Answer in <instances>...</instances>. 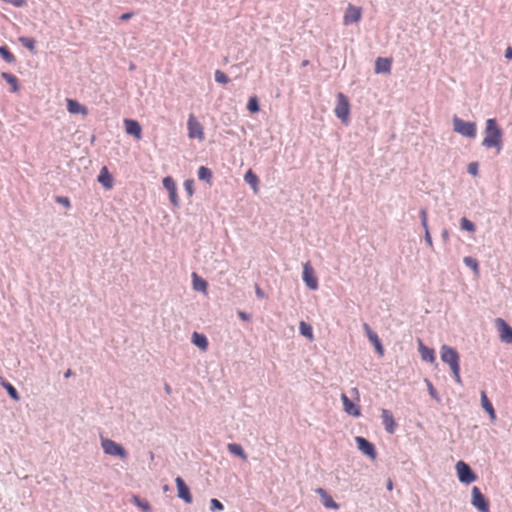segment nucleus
<instances>
[{
    "mask_svg": "<svg viewBox=\"0 0 512 512\" xmlns=\"http://www.w3.org/2000/svg\"><path fill=\"white\" fill-rule=\"evenodd\" d=\"M484 133L485 137L482 141V146L486 149L495 148L496 153L499 154L503 149L504 131L498 125L495 118L486 120Z\"/></svg>",
    "mask_w": 512,
    "mask_h": 512,
    "instance_id": "nucleus-1",
    "label": "nucleus"
},
{
    "mask_svg": "<svg viewBox=\"0 0 512 512\" xmlns=\"http://www.w3.org/2000/svg\"><path fill=\"white\" fill-rule=\"evenodd\" d=\"M440 357L442 362L449 365L455 382L457 384H462L460 376V355L458 351L455 348L444 344L440 348Z\"/></svg>",
    "mask_w": 512,
    "mask_h": 512,
    "instance_id": "nucleus-2",
    "label": "nucleus"
},
{
    "mask_svg": "<svg viewBox=\"0 0 512 512\" xmlns=\"http://www.w3.org/2000/svg\"><path fill=\"white\" fill-rule=\"evenodd\" d=\"M453 129L456 133L467 138H475L477 134L475 122L464 121L456 115L453 117Z\"/></svg>",
    "mask_w": 512,
    "mask_h": 512,
    "instance_id": "nucleus-3",
    "label": "nucleus"
},
{
    "mask_svg": "<svg viewBox=\"0 0 512 512\" xmlns=\"http://www.w3.org/2000/svg\"><path fill=\"white\" fill-rule=\"evenodd\" d=\"M101 447L107 455L119 457L120 459H126L128 457L126 449L121 444L109 438H101Z\"/></svg>",
    "mask_w": 512,
    "mask_h": 512,
    "instance_id": "nucleus-4",
    "label": "nucleus"
},
{
    "mask_svg": "<svg viewBox=\"0 0 512 512\" xmlns=\"http://www.w3.org/2000/svg\"><path fill=\"white\" fill-rule=\"evenodd\" d=\"M334 112L336 117L340 119L343 124H348L350 114V103L348 97L344 95L342 92H339L337 94V104Z\"/></svg>",
    "mask_w": 512,
    "mask_h": 512,
    "instance_id": "nucleus-5",
    "label": "nucleus"
},
{
    "mask_svg": "<svg viewBox=\"0 0 512 512\" xmlns=\"http://www.w3.org/2000/svg\"><path fill=\"white\" fill-rule=\"evenodd\" d=\"M456 472L461 483L469 485L477 480V474L466 462L460 460L456 463Z\"/></svg>",
    "mask_w": 512,
    "mask_h": 512,
    "instance_id": "nucleus-6",
    "label": "nucleus"
},
{
    "mask_svg": "<svg viewBox=\"0 0 512 512\" xmlns=\"http://www.w3.org/2000/svg\"><path fill=\"white\" fill-rule=\"evenodd\" d=\"M471 504L479 512H490V503L488 498L481 492V490L474 486L471 491Z\"/></svg>",
    "mask_w": 512,
    "mask_h": 512,
    "instance_id": "nucleus-7",
    "label": "nucleus"
},
{
    "mask_svg": "<svg viewBox=\"0 0 512 512\" xmlns=\"http://www.w3.org/2000/svg\"><path fill=\"white\" fill-rule=\"evenodd\" d=\"M302 279H303V282L305 283V285L310 290L314 291V290L318 289V287H319L318 278L315 275L314 268L312 267L310 262H306L303 265Z\"/></svg>",
    "mask_w": 512,
    "mask_h": 512,
    "instance_id": "nucleus-8",
    "label": "nucleus"
},
{
    "mask_svg": "<svg viewBox=\"0 0 512 512\" xmlns=\"http://www.w3.org/2000/svg\"><path fill=\"white\" fill-rule=\"evenodd\" d=\"M188 137L191 139L204 140V130L201 123L191 114L187 121Z\"/></svg>",
    "mask_w": 512,
    "mask_h": 512,
    "instance_id": "nucleus-9",
    "label": "nucleus"
},
{
    "mask_svg": "<svg viewBox=\"0 0 512 512\" xmlns=\"http://www.w3.org/2000/svg\"><path fill=\"white\" fill-rule=\"evenodd\" d=\"M355 442L357 444V448L361 451L365 456L369 457L372 460H375L377 457V452L374 444L367 440L362 436H357L355 438Z\"/></svg>",
    "mask_w": 512,
    "mask_h": 512,
    "instance_id": "nucleus-10",
    "label": "nucleus"
},
{
    "mask_svg": "<svg viewBox=\"0 0 512 512\" xmlns=\"http://www.w3.org/2000/svg\"><path fill=\"white\" fill-rule=\"evenodd\" d=\"M162 184H163V187L169 193L170 202L174 206L178 207L179 206V198H178V194H177V186H176L174 179L171 176H166L163 178Z\"/></svg>",
    "mask_w": 512,
    "mask_h": 512,
    "instance_id": "nucleus-11",
    "label": "nucleus"
},
{
    "mask_svg": "<svg viewBox=\"0 0 512 512\" xmlns=\"http://www.w3.org/2000/svg\"><path fill=\"white\" fill-rule=\"evenodd\" d=\"M362 16V9L360 7H356L352 4H349L346 8L344 17H343V24L344 25H350L353 23H357L360 21Z\"/></svg>",
    "mask_w": 512,
    "mask_h": 512,
    "instance_id": "nucleus-12",
    "label": "nucleus"
},
{
    "mask_svg": "<svg viewBox=\"0 0 512 512\" xmlns=\"http://www.w3.org/2000/svg\"><path fill=\"white\" fill-rule=\"evenodd\" d=\"M176 487H177V496L182 499L185 503L191 504L193 501L191 492L185 481L180 477H176L175 479Z\"/></svg>",
    "mask_w": 512,
    "mask_h": 512,
    "instance_id": "nucleus-13",
    "label": "nucleus"
},
{
    "mask_svg": "<svg viewBox=\"0 0 512 512\" xmlns=\"http://www.w3.org/2000/svg\"><path fill=\"white\" fill-rule=\"evenodd\" d=\"M419 218L421 220V225L424 229V240L427 246L433 249V240L430 234V229L428 225V211L426 207H422L419 211Z\"/></svg>",
    "mask_w": 512,
    "mask_h": 512,
    "instance_id": "nucleus-14",
    "label": "nucleus"
},
{
    "mask_svg": "<svg viewBox=\"0 0 512 512\" xmlns=\"http://www.w3.org/2000/svg\"><path fill=\"white\" fill-rule=\"evenodd\" d=\"M496 324L500 332L501 341L507 344H512V327L502 318H497Z\"/></svg>",
    "mask_w": 512,
    "mask_h": 512,
    "instance_id": "nucleus-15",
    "label": "nucleus"
},
{
    "mask_svg": "<svg viewBox=\"0 0 512 512\" xmlns=\"http://www.w3.org/2000/svg\"><path fill=\"white\" fill-rule=\"evenodd\" d=\"M315 492L320 496L323 506L327 509L338 510L340 505L334 501L332 496L324 488H317Z\"/></svg>",
    "mask_w": 512,
    "mask_h": 512,
    "instance_id": "nucleus-16",
    "label": "nucleus"
},
{
    "mask_svg": "<svg viewBox=\"0 0 512 512\" xmlns=\"http://www.w3.org/2000/svg\"><path fill=\"white\" fill-rule=\"evenodd\" d=\"M341 400L343 403L344 411L353 417H359L361 415V409L356 405L345 393L341 394Z\"/></svg>",
    "mask_w": 512,
    "mask_h": 512,
    "instance_id": "nucleus-17",
    "label": "nucleus"
},
{
    "mask_svg": "<svg viewBox=\"0 0 512 512\" xmlns=\"http://www.w3.org/2000/svg\"><path fill=\"white\" fill-rule=\"evenodd\" d=\"M382 424L385 427V430L389 434H393L397 428V424L394 420L393 414L388 409H382L381 411Z\"/></svg>",
    "mask_w": 512,
    "mask_h": 512,
    "instance_id": "nucleus-18",
    "label": "nucleus"
},
{
    "mask_svg": "<svg viewBox=\"0 0 512 512\" xmlns=\"http://www.w3.org/2000/svg\"><path fill=\"white\" fill-rule=\"evenodd\" d=\"M124 125L127 134L134 136L136 139H141L142 128L138 121L134 119H125Z\"/></svg>",
    "mask_w": 512,
    "mask_h": 512,
    "instance_id": "nucleus-19",
    "label": "nucleus"
},
{
    "mask_svg": "<svg viewBox=\"0 0 512 512\" xmlns=\"http://www.w3.org/2000/svg\"><path fill=\"white\" fill-rule=\"evenodd\" d=\"M419 344V352L421 354L422 360L433 363L436 360L435 351L432 348H429L424 345L421 339H418Z\"/></svg>",
    "mask_w": 512,
    "mask_h": 512,
    "instance_id": "nucleus-20",
    "label": "nucleus"
},
{
    "mask_svg": "<svg viewBox=\"0 0 512 512\" xmlns=\"http://www.w3.org/2000/svg\"><path fill=\"white\" fill-rule=\"evenodd\" d=\"M392 60L390 58L378 57L375 61V73H390Z\"/></svg>",
    "mask_w": 512,
    "mask_h": 512,
    "instance_id": "nucleus-21",
    "label": "nucleus"
},
{
    "mask_svg": "<svg viewBox=\"0 0 512 512\" xmlns=\"http://www.w3.org/2000/svg\"><path fill=\"white\" fill-rule=\"evenodd\" d=\"M67 110L71 114H82L86 115L88 109L75 99H67Z\"/></svg>",
    "mask_w": 512,
    "mask_h": 512,
    "instance_id": "nucleus-22",
    "label": "nucleus"
},
{
    "mask_svg": "<svg viewBox=\"0 0 512 512\" xmlns=\"http://www.w3.org/2000/svg\"><path fill=\"white\" fill-rule=\"evenodd\" d=\"M98 182L105 188L111 189L113 186V177L109 173L107 167H102L98 175Z\"/></svg>",
    "mask_w": 512,
    "mask_h": 512,
    "instance_id": "nucleus-23",
    "label": "nucleus"
},
{
    "mask_svg": "<svg viewBox=\"0 0 512 512\" xmlns=\"http://www.w3.org/2000/svg\"><path fill=\"white\" fill-rule=\"evenodd\" d=\"M481 406L484 409V411L488 413L492 421L496 420L495 409L485 391H481Z\"/></svg>",
    "mask_w": 512,
    "mask_h": 512,
    "instance_id": "nucleus-24",
    "label": "nucleus"
},
{
    "mask_svg": "<svg viewBox=\"0 0 512 512\" xmlns=\"http://www.w3.org/2000/svg\"><path fill=\"white\" fill-rule=\"evenodd\" d=\"M191 342L202 351H206L209 346L206 335L198 332L192 334Z\"/></svg>",
    "mask_w": 512,
    "mask_h": 512,
    "instance_id": "nucleus-25",
    "label": "nucleus"
},
{
    "mask_svg": "<svg viewBox=\"0 0 512 512\" xmlns=\"http://www.w3.org/2000/svg\"><path fill=\"white\" fill-rule=\"evenodd\" d=\"M192 287L195 291L207 292L208 283L205 279L200 277L197 273H192Z\"/></svg>",
    "mask_w": 512,
    "mask_h": 512,
    "instance_id": "nucleus-26",
    "label": "nucleus"
},
{
    "mask_svg": "<svg viewBox=\"0 0 512 512\" xmlns=\"http://www.w3.org/2000/svg\"><path fill=\"white\" fill-rule=\"evenodd\" d=\"M0 383L12 400H14V401L20 400V395H19L17 389L10 382H8L5 378L0 377Z\"/></svg>",
    "mask_w": 512,
    "mask_h": 512,
    "instance_id": "nucleus-27",
    "label": "nucleus"
},
{
    "mask_svg": "<svg viewBox=\"0 0 512 512\" xmlns=\"http://www.w3.org/2000/svg\"><path fill=\"white\" fill-rule=\"evenodd\" d=\"M1 78L4 79L10 86L12 92H18L20 89L18 78L9 72H2Z\"/></svg>",
    "mask_w": 512,
    "mask_h": 512,
    "instance_id": "nucleus-28",
    "label": "nucleus"
},
{
    "mask_svg": "<svg viewBox=\"0 0 512 512\" xmlns=\"http://www.w3.org/2000/svg\"><path fill=\"white\" fill-rule=\"evenodd\" d=\"M198 179L211 185L213 180V173L210 168L206 166H200L197 171Z\"/></svg>",
    "mask_w": 512,
    "mask_h": 512,
    "instance_id": "nucleus-29",
    "label": "nucleus"
},
{
    "mask_svg": "<svg viewBox=\"0 0 512 512\" xmlns=\"http://www.w3.org/2000/svg\"><path fill=\"white\" fill-rule=\"evenodd\" d=\"M227 449L231 454L239 457L240 459L244 461L247 460V454L245 453L243 447L240 444L229 443L227 445Z\"/></svg>",
    "mask_w": 512,
    "mask_h": 512,
    "instance_id": "nucleus-30",
    "label": "nucleus"
},
{
    "mask_svg": "<svg viewBox=\"0 0 512 512\" xmlns=\"http://www.w3.org/2000/svg\"><path fill=\"white\" fill-rule=\"evenodd\" d=\"M244 180L247 184L251 186V188L257 192L258 185H259V178L258 176L250 169L248 170L244 175Z\"/></svg>",
    "mask_w": 512,
    "mask_h": 512,
    "instance_id": "nucleus-31",
    "label": "nucleus"
},
{
    "mask_svg": "<svg viewBox=\"0 0 512 512\" xmlns=\"http://www.w3.org/2000/svg\"><path fill=\"white\" fill-rule=\"evenodd\" d=\"M131 502L136 505L138 508H140L143 512H150L151 511V505L146 499H142L139 496L133 494L131 496Z\"/></svg>",
    "mask_w": 512,
    "mask_h": 512,
    "instance_id": "nucleus-32",
    "label": "nucleus"
},
{
    "mask_svg": "<svg viewBox=\"0 0 512 512\" xmlns=\"http://www.w3.org/2000/svg\"><path fill=\"white\" fill-rule=\"evenodd\" d=\"M0 57L9 64L16 62L15 56L6 45L0 46Z\"/></svg>",
    "mask_w": 512,
    "mask_h": 512,
    "instance_id": "nucleus-33",
    "label": "nucleus"
},
{
    "mask_svg": "<svg viewBox=\"0 0 512 512\" xmlns=\"http://www.w3.org/2000/svg\"><path fill=\"white\" fill-rule=\"evenodd\" d=\"M299 331L300 334L304 337H306L309 340H313V329L312 326L304 321H301L299 324Z\"/></svg>",
    "mask_w": 512,
    "mask_h": 512,
    "instance_id": "nucleus-34",
    "label": "nucleus"
},
{
    "mask_svg": "<svg viewBox=\"0 0 512 512\" xmlns=\"http://www.w3.org/2000/svg\"><path fill=\"white\" fill-rule=\"evenodd\" d=\"M369 341L374 346L376 352L380 356H383L384 347H383L382 342H381L380 338L378 337L377 333H373L372 335H369Z\"/></svg>",
    "mask_w": 512,
    "mask_h": 512,
    "instance_id": "nucleus-35",
    "label": "nucleus"
},
{
    "mask_svg": "<svg viewBox=\"0 0 512 512\" xmlns=\"http://www.w3.org/2000/svg\"><path fill=\"white\" fill-rule=\"evenodd\" d=\"M19 42L25 47L27 48L30 52L32 53H35V45H36V40L32 37H26V36H21L19 37Z\"/></svg>",
    "mask_w": 512,
    "mask_h": 512,
    "instance_id": "nucleus-36",
    "label": "nucleus"
},
{
    "mask_svg": "<svg viewBox=\"0 0 512 512\" xmlns=\"http://www.w3.org/2000/svg\"><path fill=\"white\" fill-rule=\"evenodd\" d=\"M247 110L252 114L258 113L260 111V103L256 96L249 98L247 103Z\"/></svg>",
    "mask_w": 512,
    "mask_h": 512,
    "instance_id": "nucleus-37",
    "label": "nucleus"
},
{
    "mask_svg": "<svg viewBox=\"0 0 512 512\" xmlns=\"http://www.w3.org/2000/svg\"><path fill=\"white\" fill-rule=\"evenodd\" d=\"M460 227L467 232H475L476 230V225L466 217L460 219Z\"/></svg>",
    "mask_w": 512,
    "mask_h": 512,
    "instance_id": "nucleus-38",
    "label": "nucleus"
},
{
    "mask_svg": "<svg viewBox=\"0 0 512 512\" xmlns=\"http://www.w3.org/2000/svg\"><path fill=\"white\" fill-rule=\"evenodd\" d=\"M463 262L464 264L471 268L473 271L475 272H478L479 270V263L477 261V259L471 257V256H466L464 259H463Z\"/></svg>",
    "mask_w": 512,
    "mask_h": 512,
    "instance_id": "nucleus-39",
    "label": "nucleus"
},
{
    "mask_svg": "<svg viewBox=\"0 0 512 512\" xmlns=\"http://www.w3.org/2000/svg\"><path fill=\"white\" fill-rule=\"evenodd\" d=\"M215 81L219 84H227L230 82L229 77L221 70H216L214 73Z\"/></svg>",
    "mask_w": 512,
    "mask_h": 512,
    "instance_id": "nucleus-40",
    "label": "nucleus"
},
{
    "mask_svg": "<svg viewBox=\"0 0 512 512\" xmlns=\"http://www.w3.org/2000/svg\"><path fill=\"white\" fill-rule=\"evenodd\" d=\"M426 383H427V389H428V393L429 395L435 399L437 402H440V396L437 392V390L435 389V387L433 386V384L429 381V380H426Z\"/></svg>",
    "mask_w": 512,
    "mask_h": 512,
    "instance_id": "nucleus-41",
    "label": "nucleus"
},
{
    "mask_svg": "<svg viewBox=\"0 0 512 512\" xmlns=\"http://www.w3.org/2000/svg\"><path fill=\"white\" fill-rule=\"evenodd\" d=\"M210 510L212 512L222 511L224 510V505L216 498H212L210 500Z\"/></svg>",
    "mask_w": 512,
    "mask_h": 512,
    "instance_id": "nucleus-42",
    "label": "nucleus"
},
{
    "mask_svg": "<svg viewBox=\"0 0 512 512\" xmlns=\"http://www.w3.org/2000/svg\"><path fill=\"white\" fill-rule=\"evenodd\" d=\"M479 171V163L471 162L467 166V172L472 176H477Z\"/></svg>",
    "mask_w": 512,
    "mask_h": 512,
    "instance_id": "nucleus-43",
    "label": "nucleus"
},
{
    "mask_svg": "<svg viewBox=\"0 0 512 512\" xmlns=\"http://www.w3.org/2000/svg\"><path fill=\"white\" fill-rule=\"evenodd\" d=\"M184 188L189 196H192L194 194V180L193 179H187L184 182Z\"/></svg>",
    "mask_w": 512,
    "mask_h": 512,
    "instance_id": "nucleus-44",
    "label": "nucleus"
},
{
    "mask_svg": "<svg viewBox=\"0 0 512 512\" xmlns=\"http://www.w3.org/2000/svg\"><path fill=\"white\" fill-rule=\"evenodd\" d=\"M6 3L12 4L15 7H23L26 5V0H3Z\"/></svg>",
    "mask_w": 512,
    "mask_h": 512,
    "instance_id": "nucleus-45",
    "label": "nucleus"
},
{
    "mask_svg": "<svg viewBox=\"0 0 512 512\" xmlns=\"http://www.w3.org/2000/svg\"><path fill=\"white\" fill-rule=\"evenodd\" d=\"M56 201H57V203H60L68 208L71 206V203H70V200L68 197L60 196V197H57Z\"/></svg>",
    "mask_w": 512,
    "mask_h": 512,
    "instance_id": "nucleus-46",
    "label": "nucleus"
},
{
    "mask_svg": "<svg viewBox=\"0 0 512 512\" xmlns=\"http://www.w3.org/2000/svg\"><path fill=\"white\" fill-rule=\"evenodd\" d=\"M237 315L243 321H249L251 319V315L244 311H238Z\"/></svg>",
    "mask_w": 512,
    "mask_h": 512,
    "instance_id": "nucleus-47",
    "label": "nucleus"
},
{
    "mask_svg": "<svg viewBox=\"0 0 512 512\" xmlns=\"http://www.w3.org/2000/svg\"><path fill=\"white\" fill-rule=\"evenodd\" d=\"M441 238L444 241V243H448L449 238H450V234H449V230L448 229H446V228L443 229V231L441 233Z\"/></svg>",
    "mask_w": 512,
    "mask_h": 512,
    "instance_id": "nucleus-48",
    "label": "nucleus"
},
{
    "mask_svg": "<svg viewBox=\"0 0 512 512\" xmlns=\"http://www.w3.org/2000/svg\"><path fill=\"white\" fill-rule=\"evenodd\" d=\"M133 15H134V13H133V12L123 13V14L119 17V19H120L121 21H127V20L131 19V18L133 17Z\"/></svg>",
    "mask_w": 512,
    "mask_h": 512,
    "instance_id": "nucleus-49",
    "label": "nucleus"
},
{
    "mask_svg": "<svg viewBox=\"0 0 512 512\" xmlns=\"http://www.w3.org/2000/svg\"><path fill=\"white\" fill-rule=\"evenodd\" d=\"M363 328H364V330H365V332H366V334H367V337H368V338H369V335H372L373 333H375V332L371 329V327L369 326V324H367V323H364V324H363Z\"/></svg>",
    "mask_w": 512,
    "mask_h": 512,
    "instance_id": "nucleus-50",
    "label": "nucleus"
},
{
    "mask_svg": "<svg viewBox=\"0 0 512 512\" xmlns=\"http://www.w3.org/2000/svg\"><path fill=\"white\" fill-rule=\"evenodd\" d=\"M363 328H364V330H365V332H366V334H367V337H368V338H369V335H372L373 333H375V332L371 329V327L369 326V324H367V323H364V324H363Z\"/></svg>",
    "mask_w": 512,
    "mask_h": 512,
    "instance_id": "nucleus-51",
    "label": "nucleus"
},
{
    "mask_svg": "<svg viewBox=\"0 0 512 512\" xmlns=\"http://www.w3.org/2000/svg\"><path fill=\"white\" fill-rule=\"evenodd\" d=\"M363 328H364V330H365V332H366V334H367V337H368V338H369V335H372L373 333H375V332L371 329V327L369 326V324H367V323H364V324H363Z\"/></svg>",
    "mask_w": 512,
    "mask_h": 512,
    "instance_id": "nucleus-52",
    "label": "nucleus"
},
{
    "mask_svg": "<svg viewBox=\"0 0 512 512\" xmlns=\"http://www.w3.org/2000/svg\"><path fill=\"white\" fill-rule=\"evenodd\" d=\"M255 293H256V296L258 298H264L265 297V293L263 292V290L258 285H256Z\"/></svg>",
    "mask_w": 512,
    "mask_h": 512,
    "instance_id": "nucleus-53",
    "label": "nucleus"
},
{
    "mask_svg": "<svg viewBox=\"0 0 512 512\" xmlns=\"http://www.w3.org/2000/svg\"><path fill=\"white\" fill-rule=\"evenodd\" d=\"M505 58L508 59V60H511L512 59V47H507V49L505 50V54H504Z\"/></svg>",
    "mask_w": 512,
    "mask_h": 512,
    "instance_id": "nucleus-54",
    "label": "nucleus"
},
{
    "mask_svg": "<svg viewBox=\"0 0 512 512\" xmlns=\"http://www.w3.org/2000/svg\"><path fill=\"white\" fill-rule=\"evenodd\" d=\"M164 390H165V392L167 394H171L172 393V388H171V386L167 382L164 383Z\"/></svg>",
    "mask_w": 512,
    "mask_h": 512,
    "instance_id": "nucleus-55",
    "label": "nucleus"
},
{
    "mask_svg": "<svg viewBox=\"0 0 512 512\" xmlns=\"http://www.w3.org/2000/svg\"><path fill=\"white\" fill-rule=\"evenodd\" d=\"M72 374H73L72 370H71V369H68V370L64 373V377H65V378H68V377H70Z\"/></svg>",
    "mask_w": 512,
    "mask_h": 512,
    "instance_id": "nucleus-56",
    "label": "nucleus"
},
{
    "mask_svg": "<svg viewBox=\"0 0 512 512\" xmlns=\"http://www.w3.org/2000/svg\"><path fill=\"white\" fill-rule=\"evenodd\" d=\"M392 488H393V483H392V481L389 479V480H388V483H387V489H388V490H392Z\"/></svg>",
    "mask_w": 512,
    "mask_h": 512,
    "instance_id": "nucleus-57",
    "label": "nucleus"
},
{
    "mask_svg": "<svg viewBox=\"0 0 512 512\" xmlns=\"http://www.w3.org/2000/svg\"><path fill=\"white\" fill-rule=\"evenodd\" d=\"M129 68H130V70H133V69H135V65L131 64Z\"/></svg>",
    "mask_w": 512,
    "mask_h": 512,
    "instance_id": "nucleus-58",
    "label": "nucleus"
},
{
    "mask_svg": "<svg viewBox=\"0 0 512 512\" xmlns=\"http://www.w3.org/2000/svg\"><path fill=\"white\" fill-rule=\"evenodd\" d=\"M307 64H308V61H307V60L303 61V65H304V66H305V65H307Z\"/></svg>",
    "mask_w": 512,
    "mask_h": 512,
    "instance_id": "nucleus-59",
    "label": "nucleus"
}]
</instances>
